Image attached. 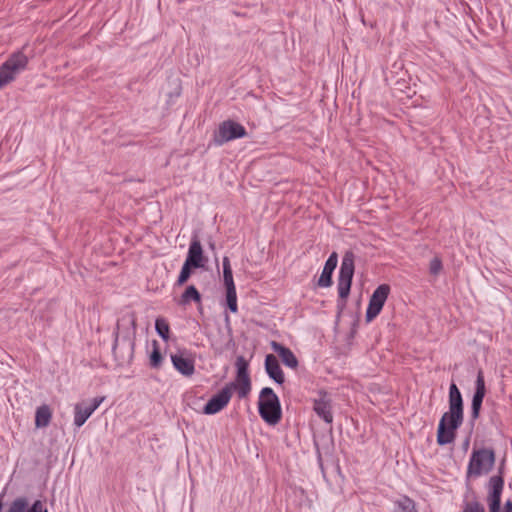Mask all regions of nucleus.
I'll use <instances>...</instances> for the list:
<instances>
[{
    "instance_id": "obj_8",
    "label": "nucleus",
    "mask_w": 512,
    "mask_h": 512,
    "mask_svg": "<svg viewBox=\"0 0 512 512\" xmlns=\"http://www.w3.org/2000/svg\"><path fill=\"white\" fill-rule=\"evenodd\" d=\"M247 135L245 127L233 120L223 121L214 136L215 144L221 146L229 141L243 138Z\"/></svg>"
},
{
    "instance_id": "obj_28",
    "label": "nucleus",
    "mask_w": 512,
    "mask_h": 512,
    "mask_svg": "<svg viewBox=\"0 0 512 512\" xmlns=\"http://www.w3.org/2000/svg\"><path fill=\"white\" fill-rule=\"evenodd\" d=\"M226 289V306L232 313H237V293L236 287H229Z\"/></svg>"
},
{
    "instance_id": "obj_15",
    "label": "nucleus",
    "mask_w": 512,
    "mask_h": 512,
    "mask_svg": "<svg viewBox=\"0 0 512 512\" xmlns=\"http://www.w3.org/2000/svg\"><path fill=\"white\" fill-rule=\"evenodd\" d=\"M185 261L189 263V265L194 266V269L204 267L207 262V258L204 256L202 245L197 235H194L191 239Z\"/></svg>"
},
{
    "instance_id": "obj_17",
    "label": "nucleus",
    "mask_w": 512,
    "mask_h": 512,
    "mask_svg": "<svg viewBox=\"0 0 512 512\" xmlns=\"http://www.w3.org/2000/svg\"><path fill=\"white\" fill-rule=\"evenodd\" d=\"M338 256L336 252L331 253L325 262L322 273L318 279L317 285L322 288L330 287L333 283L332 275L337 267Z\"/></svg>"
},
{
    "instance_id": "obj_2",
    "label": "nucleus",
    "mask_w": 512,
    "mask_h": 512,
    "mask_svg": "<svg viewBox=\"0 0 512 512\" xmlns=\"http://www.w3.org/2000/svg\"><path fill=\"white\" fill-rule=\"evenodd\" d=\"M496 461V455L493 448L483 447L474 448L467 466V478H478L492 471Z\"/></svg>"
},
{
    "instance_id": "obj_22",
    "label": "nucleus",
    "mask_w": 512,
    "mask_h": 512,
    "mask_svg": "<svg viewBox=\"0 0 512 512\" xmlns=\"http://www.w3.org/2000/svg\"><path fill=\"white\" fill-rule=\"evenodd\" d=\"M52 412L48 405L44 404L36 409L35 426L37 428L47 427L51 421Z\"/></svg>"
},
{
    "instance_id": "obj_6",
    "label": "nucleus",
    "mask_w": 512,
    "mask_h": 512,
    "mask_svg": "<svg viewBox=\"0 0 512 512\" xmlns=\"http://www.w3.org/2000/svg\"><path fill=\"white\" fill-rule=\"evenodd\" d=\"M488 494L489 512H500L501 495L504 488L503 467L499 468V474L490 477ZM503 512H512V500H507L504 504Z\"/></svg>"
},
{
    "instance_id": "obj_29",
    "label": "nucleus",
    "mask_w": 512,
    "mask_h": 512,
    "mask_svg": "<svg viewBox=\"0 0 512 512\" xmlns=\"http://www.w3.org/2000/svg\"><path fill=\"white\" fill-rule=\"evenodd\" d=\"M192 269H194V266L189 265V263H187L185 261L181 268V271L179 273L178 279L176 281V285H178V286L184 285L190 278V276L192 274Z\"/></svg>"
},
{
    "instance_id": "obj_4",
    "label": "nucleus",
    "mask_w": 512,
    "mask_h": 512,
    "mask_svg": "<svg viewBox=\"0 0 512 512\" xmlns=\"http://www.w3.org/2000/svg\"><path fill=\"white\" fill-rule=\"evenodd\" d=\"M464 421V414L453 411H446L438 424L437 444L444 446L453 443L457 436V430Z\"/></svg>"
},
{
    "instance_id": "obj_21",
    "label": "nucleus",
    "mask_w": 512,
    "mask_h": 512,
    "mask_svg": "<svg viewBox=\"0 0 512 512\" xmlns=\"http://www.w3.org/2000/svg\"><path fill=\"white\" fill-rule=\"evenodd\" d=\"M94 412L87 406L86 403H77L74 406V425L78 428L83 426L87 419Z\"/></svg>"
},
{
    "instance_id": "obj_13",
    "label": "nucleus",
    "mask_w": 512,
    "mask_h": 512,
    "mask_svg": "<svg viewBox=\"0 0 512 512\" xmlns=\"http://www.w3.org/2000/svg\"><path fill=\"white\" fill-rule=\"evenodd\" d=\"M486 394V386L484 373L480 369L477 373L476 381H475V391L471 401V418L472 420H476L479 418L483 399Z\"/></svg>"
},
{
    "instance_id": "obj_14",
    "label": "nucleus",
    "mask_w": 512,
    "mask_h": 512,
    "mask_svg": "<svg viewBox=\"0 0 512 512\" xmlns=\"http://www.w3.org/2000/svg\"><path fill=\"white\" fill-rule=\"evenodd\" d=\"M6 512H48V509L44 501L37 499L29 505L28 499L22 496L15 498Z\"/></svg>"
},
{
    "instance_id": "obj_5",
    "label": "nucleus",
    "mask_w": 512,
    "mask_h": 512,
    "mask_svg": "<svg viewBox=\"0 0 512 512\" xmlns=\"http://www.w3.org/2000/svg\"><path fill=\"white\" fill-rule=\"evenodd\" d=\"M28 57L21 51L11 54L0 66V89L11 83L26 69Z\"/></svg>"
},
{
    "instance_id": "obj_1",
    "label": "nucleus",
    "mask_w": 512,
    "mask_h": 512,
    "mask_svg": "<svg viewBox=\"0 0 512 512\" xmlns=\"http://www.w3.org/2000/svg\"><path fill=\"white\" fill-rule=\"evenodd\" d=\"M260 417L271 426L277 425L282 418V409L278 396L270 387H264L260 391L258 400Z\"/></svg>"
},
{
    "instance_id": "obj_12",
    "label": "nucleus",
    "mask_w": 512,
    "mask_h": 512,
    "mask_svg": "<svg viewBox=\"0 0 512 512\" xmlns=\"http://www.w3.org/2000/svg\"><path fill=\"white\" fill-rule=\"evenodd\" d=\"M114 336L112 353L115 359L121 362L129 361L133 356L134 341L129 336L120 338L118 329L114 332Z\"/></svg>"
},
{
    "instance_id": "obj_24",
    "label": "nucleus",
    "mask_w": 512,
    "mask_h": 512,
    "mask_svg": "<svg viewBox=\"0 0 512 512\" xmlns=\"http://www.w3.org/2000/svg\"><path fill=\"white\" fill-rule=\"evenodd\" d=\"M222 265H223V281H224L225 288L235 287L230 260L227 256L223 257Z\"/></svg>"
},
{
    "instance_id": "obj_30",
    "label": "nucleus",
    "mask_w": 512,
    "mask_h": 512,
    "mask_svg": "<svg viewBox=\"0 0 512 512\" xmlns=\"http://www.w3.org/2000/svg\"><path fill=\"white\" fill-rule=\"evenodd\" d=\"M443 269L442 260L439 257H434L429 263L430 274L437 276Z\"/></svg>"
},
{
    "instance_id": "obj_9",
    "label": "nucleus",
    "mask_w": 512,
    "mask_h": 512,
    "mask_svg": "<svg viewBox=\"0 0 512 512\" xmlns=\"http://www.w3.org/2000/svg\"><path fill=\"white\" fill-rule=\"evenodd\" d=\"M389 293L390 286L388 284H381L373 291L366 310L365 317L367 322H371L380 314Z\"/></svg>"
},
{
    "instance_id": "obj_23",
    "label": "nucleus",
    "mask_w": 512,
    "mask_h": 512,
    "mask_svg": "<svg viewBox=\"0 0 512 512\" xmlns=\"http://www.w3.org/2000/svg\"><path fill=\"white\" fill-rule=\"evenodd\" d=\"M191 302L200 303L201 302V294L197 290L194 285H189L180 298L181 305H187Z\"/></svg>"
},
{
    "instance_id": "obj_25",
    "label": "nucleus",
    "mask_w": 512,
    "mask_h": 512,
    "mask_svg": "<svg viewBox=\"0 0 512 512\" xmlns=\"http://www.w3.org/2000/svg\"><path fill=\"white\" fill-rule=\"evenodd\" d=\"M155 330L164 341L169 339L170 326L165 318L159 317L155 320Z\"/></svg>"
},
{
    "instance_id": "obj_26",
    "label": "nucleus",
    "mask_w": 512,
    "mask_h": 512,
    "mask_svg": "<svg viewBox=\"0 0 512 512\" xmlns=\"http://www.w3.org/2000/svg\"><path fill=\"white\" fill-rule=\"evenodd\" d=\"M394 512H417V510L412 499L403 497L395 503Z\"/></svg>"
},
{
    "instance_id": "obj_16",
    "label": "nucleus",
    "mask_w": 512,
    "mask_h": 512,
    "mask_svg": "<svg viewBox=\"0 0 512 512\" xmlns=\"http://www.w3.org/2000/svg\"><path fill=\"white\" fill-rule=\"evenodd\" d=\"M320 397L314 400L313 410L326 423L333 422L331 400L326 392L320 391Z\"/></svg>"
},
{
    "instance_id": "obj_11",
    "label": "nucleus",
    "mask_w": 512,
    "mask_h": 512,
    "mask_svg": "<svg viewBox=\"0 0 512 512\" xmlns=\"http://www.w3.org/2000/svg\"><path fill=\"white\" fill-rule=\"evenodd\" d=\"M232 397L231 386L226 385L217 394L213 395L203 407V413L214 415L224 409Z\"/></svg>"
},
{
    "instance_id": "obj_35",
    "label": "nucleus",
    "mask_w": 512,
    "mask_h": 512,
    "mask_svg": "<svg viewBox=\"0 0 512 512\" xmlns=\"http://www.w3.org/2000/svg\"><path fill=\"white\" fill-rule=\"evenodd\" d=\"M469 445V440H466L464 447H467Z\"/></svg>"
},
{
    "instance_id": "obj_19",
    "label": "nucleus",
    "mask_w": 512,
    "mask_h": 512,
    "mask_svg": "<svg viewBox=\"0 0 512 512\" xmlns=\"http://www.w3.org/2000/svg\"><path fill=\"white\" fill-rule=\"evenodd\" d=\"M271 348L275 353L278 354L284 365L292 369L298 367L299 362L290 348L276 341L271 342Z\"/></svg>"
},
{
    "instance_id": "obj_33",
    "label": "nucleus",
    "mask_w": 512,
    "mask_h": 512,
    "mask_svg": "<svg viewBox=\"0 0 512 512\" xmlns=\"http://www.w3.org/2000/svg\"><path fill=\"white\" fill-rule=\"evenodd\" d=\"M129 322H130V324H131V325H132V327H133V331H135V329H136V319H135V317H134V316H131V318H130V321H129Z\"/></svg>"
},
{
    "instance_id": "obj_31",
    "label": "nucleus",
    "mask_w": 512,
    "mask_h": 512,
    "mask_svg": "<svg viewBox=\"0 0 512 512\" xmlns=\"http://www.w3.org/2000/svg\"><path fill=\"white\" fill-rule=\"evenodd\" d=\"M462 512H485V508L480 502L474 500L467 502L464 505Z\"/></svg>"
},
{
    "instance_id": "obj_3",
    "label": "nucleus",
    "mask_w": 512,
    "mask_h": 512,
    "mask_svg": "<svg viewBox=\"0 0 512 512\" xmlns=\"http://www.w3.org/2000/svg\"><path fill=\"white\" fill-rule=\"evenodd\" d=\"M355 254L353 251L348 250L344 253L341 266L338 274L337 290H338V307L345 306L346 299L348 298L352 286V280L355 271Z\"/></svg>"
},
{
    "instance_id": "obj_7",
    "label": "nucleus",
    "mask_w": 512,
    "mask_h": 512,
    "mask_svg": "<svg viewBox=\"0 0 512 512\" xmlns=\"http://www.w3.org/2000/svg\"><path fill=\"white\" fill-rule=\"evenodd\" d=\"M237 369L236 379L234 382L229 383L231 389L237 391L240 399L245 398L251 391V380L248 372V362L243 356H238L235 362Z\"/></svg>"
},
{
    "instance_id": "obj_18",
    "label": "nucleus",
    "mask_w": 512,
    "mask_h": 512,
    "mask_svg": "<svg viewBox=\"0 0 512 512\" xmlns=\"http://www.w3.org/2000/svg\"><path fill=\"white\" fill-rule=\"evenodd\" d=\"M265 371L269 378L275 383L282 385L285 382L284 373L280 367L277 357L273 354H268L265 357Z\"/></svg>"
},
{
    "instance_id": "obj_27",
    "label": "nucleus",
    "mask_w": 512,
    "mask_h": 512,
    "mask_svg": "<svg viewBox=\"0 0 512 512\" xmlns=\"http://www.w3.org/2000/svg\"><path fill=\"white\" fill-rule=\"evenodd\" d=\"M152 345H153V350L151 351L150 357H149L150 366L152 368L158 369L162 365L163 357L160 352L158 342L156 340H154Z\"/></svg>"
},
{
    "instance_id": "obj_32",
    "label": "nucleus",
    "mask_w": 512,
    "mask_h": 512,
    "mask_svg": "<svg viewBox=\"0 0 512 512\" xmlns=\"http://www.w3.org/2000/svg\"><path fill=\"white\" fill-rule=\"evenodd\" d=\"M103 400L104 397H95L91 400L90 404H87V406L94 412L103 402Z\"/></svg>"
},
{
    "instance_id": "obj_34",
    "label": "nucleus",
    "mask_w": 512,
    "mask_h": 512,
    "mask_svg": "<svg viewBox=\"0 0 512 512\" xmlns=\"http://www.w3.org/2000/svg\"><path fill=\"white\" fill-rule=\"evenodd\" d=\"M209 248L211 250H215V243L214 242H209Z\"/></svg>"
},
{
    "instance_id": "obj_10",
    "label": "nucleus",
    "mask_w": 512,
    "mask_h": 512,
    "mask_svg": "<svg viewBox=\"0 0 512 512\" xmlns=\"http://www.w3.org/2000/svg\"><path fill=\"white\" fill-rule=\"evenodd\" d=\"M173 367L183 376L190 377L195 372V359L187 349H179L170 356Z\"/></svg>"
},
{
    "instance_id": "obj_20",
    "label": "nucleus",
    "mask_w": 512,
    "mask_h": 512,
    "mask_svg": "<svg viewBox=\"0 0 512 512\" xmlns=\"http://www.w3.org/2000/svg\"><path fill=\"white\" fill-rule=\"evenodd\" d=\"M448 404H449L448 411H453V412H457L460 414H464V405H463L462 394L454 382H452L449 387Z\"/></svg>"
}]
</instances>
